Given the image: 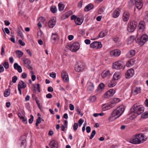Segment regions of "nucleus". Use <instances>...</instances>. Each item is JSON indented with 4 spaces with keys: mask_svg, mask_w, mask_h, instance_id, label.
Here are the masks:
<instances>
[{
    "mask_svg": "<svg viewBox=\"0 0 148 148\" xmlns=\"http://www.w3.org/2000/svg\"><path fill=\"white\" fill-rule=\"evenodd\" d=\"M124 111L123 106H121L114 110L112 112L111 116L108 118L110 121H112L120 116Z\"/></svg>",
    "mask_w": 148,
    "mask_h": 148,
    "instance_id": "1",
    "label": "nucleus"
},
{
    "mask_svg": "<svg viewBox=\"0 0 148 148\" xmlns=\"http://www.w3.org/2000/svg\"><path fill=\"white\" fill-rule=\"evenodd\" d=\"M144 138V136L142 134L136 135L134 137L130 139V142L134 144H140L141 142H143Z\"/></svg>",
    "mask_w": 148,
    "mask_h": 148,
    "instance_id": "2",
    "label": "nucleus"
},
{
    "mask_svg": "<svg viewBox=\"0 0 148 148\" xmlns=\"http://www.w3.org/2000/svg\"><path fill=\"white\" fill-rule=\"evenodd\" d=\"M138 25L137 22L135 21H130L128 24L127 30L129 32H133Z\"/></svg>",
    "mask_w": 148,
    "mask_h": 148,
    "instance_id": "3",
    "label": "nucleus"
},
{
    "mask_svg": "<svg viewBox=\"0 0 148 148\" xmlns=\"http://www.w3.org/2000/svg\"><path fill=\"white\" fill-rule=\"evenodd\" d=\"M133 112L134 113L138 115H140L143 112L144 110V108L141 105L137 106L134 105L133 106Z\"/></svg>",
    "mask_w": 148,
    "mask_h": 148,
    "instance_id": "4",
    "label": "nucleus"
},
{
    "mask_svg": "<svg viewBox=\"0 0 148 148\" xmlns=\"http://www.w3.org/2000/svg\"><path fill=\"white\" fill-rule=\"evenodd\" d=\"M70 48V50L72 52H75L77 51L79 48L80 45L79 42H74L71 46H68Z\"/></svg>",
    "mask_w": 148,
    "mask_h": 148,
    "instance_id": "5",
    "label": "nucleus"
},
{
    "mask_svg": "<svg viewBox=\"0 0 148 148\" xmlns=\"http://www.w3.org/2000/svg\"><path fill=\"white\" fill-rule=\"evenodd\" d=\"M148 40V36L146 34L143 35L140 38L139 43L142 46H143Z\"/></svg>",
    "mask_w": 148,
    "mask_h": 148,
    "instance_id": "6",
    "label": "nucleus"
},
{
    "mask_svg": "<svg viewBox=\"0 0 148 148\" xmlns=\"http://www.w3.org/2000/svg\"><path fill=\"white\" fill-rule=\"evenodd\" d=\"M102 46V45L101 42L97 41L94 42L90 45V47L91 48L96 49H100L101 48Z\"/></svg>",
    "mask_w": 148,
    "mask_h": 148,
    "instance_id": "7",
    "label": "nucleus"
},
{
    "mask_svg": "<svg viewBox=\"0 0 148 148\" xmlns=\"http://www.w3.org/2000/svg\"><path fill=\"white\" fill-rule=\"evenodd\" d=\"M84 66L81 63H77L75 65V69L77 72H80L83 71Z\"/></svg>",
    "mask_w": 148,
    "mask_h": 148,
    "instance_id": "8",
    "label": "nucleus"
},
{
    "mask_svg": "<svg viewBox=\"0 0 148 148\" xmlns=\"http://www.w3.org/2000/svg\"><path fill=\"white\" fill-rule=\"evenodd\" d=\"M134 74V71L132 69H131L127 70L125 73V77L127 78H129L132 77Z\"/></svg>",
    "mask_w": 148,
    "mask_h": 148,
    "instance_id": "9",
    "label": "nucleus"
},
{
    "mask_svg": "<svg viewBox=\"0 0 148 148\" xmlns=\"http://www.w3.org/2000/svg\"><path fill=\"white\" fill-rule=\"evenodd\" d=\"M121 51L119 50L116 49L111 51L110 52V55L112 57H118L121 54Z\"/></svg>",
    "mask_w": 148,
    "mask_h": 148,
    "instance_id": "10",
    "label": "nucleus"
},
{
    "mask_svg": "<svg viewBox=\"0 0 148 148\" xmlns=\"http://www.w3.org/2000/svg\"><path fill=\"white\" fill-rule=\"evenodd\" d=\"M135 4L136 8L139 10L140 9L143 5L142 0H135Z\"/></svg>",
    "mask_w": 148,
    "mask_h": 148,
    "instance_id": "11",
    "label": "nucleus"
},
{
    "mask_svg": "<svg viewBox=\"0 0 148 148\" xmlns=\"http://www.w3.org/2000/svg\"><path fill=\"white\" fill-rule=\"evenodd\" d=\"M49 145L50 148H58V145L57 142L53 140L49 143Z\"/></svg>",
    "mask_w": 148,
    "mask_h": 148,
    "instance_id": "12",
    "label": "nucleus"
},
{
    "mask_svg": "<svg viewBox=\"0 0 148 148\" xmlns=\"http://www.w3.org/2000/svg\"><path fill=\"white\" fill-rule=\"evenodd\" d=\"M61 76L63 80L67 82L69 81V77L67 73L65 71H63L62 72Z\"/></svg>",
    "mask_w": 148,
    "mask_h": 148,
    "instance_id": "13",
    "label": "nucleus"
},
{
    "mask_svg": "<svg viewBox=\"0 0 148 148\" xmlns=\"http://www.w3.org/2000/svg\"><path fill=\"white\" fill-rule=\"evenodd\" d=\"M122 67V65L119 62H116L114 63L113 65V68L114 69L119 70L121 69Z\"/></svg>",
    "mask_w": 148,
    "mask_h": 148,
    "instance_id": "14",
    "label": "nucleus"
},
{
    "mask_svg": "<svg viewBox=\"0 0 148 148\" xmlns=\"http://www.w3.org/2000/svg\"><path fill=\"white\" fill-rule=\"evenodd\" d=\"M145 23L144 21H141L139 22L138 27L139 29L141 30V31L143 32L145 28Z\"/></svg>",
    "mask_w": 148,
    "mask_h": 148,
    "instance_id": "15",
    "label": "nucleus"
},
{
    "mask_svg": "<svg viewBox=\"0 0 148 148\" xmlns=\"http://www.w3.org/2000/svg\"><path fill=\"white\" fill-rule=\"evenodd\" d=\"M51 40L53 42L59 40V38L57 34L56 33H52L51 37Z\"/></svg>",
    "mask_w": 148,
    "mask_h": 148,
    "instance_id": "16",
    "label": "nucleus"
},
{
    "mask_svg": "<svg viewBox=\"0 0 148 148\" xmlns=\"http://www.w3.org/2000/svg\"><path fill=\"white\" fill-rule=\"evenodd\" d=\"M130 16V13L127 12H125L123 14V19L124 21H128Z\"/></svg>",
    "mask_w": 148,
    "mask_h": 148,
    "instance_id": "17",
    "label": "nucleus"
},
{
    "mask_svg": "<svg viewBox=\"0 0 148 148\" xmlns=\"http://www.w3.org/2000/svg\"><path fill=\"white\" fill-rule=\"evenodd\" d=\"M56 23V20L54 18H51L48 22V26L50 28H53Z\"/></svg>",
    "mask_w": 148,
    "mask_h": 148,
    "instance_id": "18",
    "label": "nucleus"
},
{
    "mask_svg": "<svg viewBox=\"0 0 148 148\" xmlns=\"http://www.w3.org/2000/svg\"><path fill=\"white\" fill-rule=\"evenodd\" d=\"M27 86V85L23 81H20L18 85V88H25Z\"/></svg>",
    "mask_w": 148,
    "mask_h": 148,
    "instance_id": "19",
    "label": "nucleus"
},
{
    "mask_svg": "<svg viewBox=\"0 0 148 148\" xmlns=\"http://www.w3.org/2000/svg\"><path fill=\"white\" fill-rule=\"evenodd\" d=\"M87 87L88 90L89 91H92L94 90V88L93 83L90 82L88 83Z\"/></svg>",
    "mask_w": 148,
    "mask_h": 148,
    "instance_id": "20",
    "label": "nucleus"
},
{
    "mask_svg": "<svg viewBox=\"0 0 148 148\" xmlns=\"http://www.w3.org/2000/svg\"><path fill=\"white\" fill-rule=\"evenodd\" d=\"M22 31H23L22 27H20L18 28L17 32L21 39H23L24 38V36L23 34Z\"/></svg>",
    "mask_w": 148,
    "mask_h": 148,
    "instance_id": "21",
    "label": "nucleus"
},
{
    "mask_svg": "<svg viewBox=\"0 0 148 148\" xmlns=\"http://www.w3.org/2000/svg\"><path fill=\"white\" fill-rule=\"evenodd\" d=\"M84 19L82 17H77L75 22L76 24L80 25L82 23Z\"/></svg>",
    "mask_w": 148,
    "mask_h": 148,
    "instance_id": "22",
    "label": "nucleus"
},
{
    "mask_svg": "<svg viewBox=\"0 0 148 148\" xmlns=\"http://www.w3.org/2000/svg\"><path fill=\"white\" fill-rule=\"evenodd\" d=\"M141 88L140 87H136L135 89L132 90V93L134 95H136L140 93Z\"/></svg>",
    "mask_w": 148,
    "mask_h": 148,
    "instance_id": "23",
    "label": "nucleus"
},
{
    "mask_svg": "<svg viewBox=\"0 0 148 148\" xmlns=\"http://www.w3.org/2000/svg\"><path fill=\"white\" fill-rule=\"evenodd\" d=\"M14 68L16 70H17L19 73H21L22 72V69L21 66L18 65V63H15L14 64Z\"/></svg>",
    "mask_w": 148,
    "mask_h": 148,
    "instance_id": "24",
    "label": "nucleus"
},
{
    "mask_svg": "<svg viewBox=\"0 0 148 148\" xmlns=\"http://www.w3.org/2000/svg\"><path fill=\"white\" fill-rule=\"evenodd\" d=\"M94 8V5L92 4H89L86 6L84 8V11H88Z\"/></svg>",
    "mask_w": 148,
    "mask_h": 148,
    "instance_id": "25",
    "label": "nucleus"
},
{
    "mask_svg": "<svg viewBox=\"0 0 148 148\" xmlns=\"http://www.w3.org/2000/svg\"><path fill=\"white\" fill-rule=\"evenodd\" d=\"M135 61L133 59H131L128 61L126 64L127 67H130L133 65L135 63Z\"/></svg>",
    "mask_w": 148,
    "mask_h": 148,
    "instance_id": "26",
    "label": "nucleus"
},
{
    "mask_svg": "<svg viewBox=\"0 0 148 148\" xmlns=\"http://www.w3.org/2000/svg\"><path fill=\"white\" fill-rule=\"evenodd\" d=\"M112 105L111 103L108 105H104L102 106V108L103 110H106L112 108Z\"/></svg>",
    "mask_w": 148,
    "mask_h": 148,
    "instance_id": "27",
    "label": "nucleus"
},
{
    "mask_svg": "<svg viewBox=\"0 0 148 148\" xmlns=\"http://www.w3.org/2000/svg\"><path fill=\"white\" fill-rule=\"evenodd\" d=\"M111 74L109 70H108L106 72H103L102 73L101 75L103 78H105L106 77H109Z\"/></svg>",
    "mask_w": 148,
    "mask_h": 148,
    "instance_id": "28",
    "label": "nucleus"
},
{
    "mask_svg": "<svg viewBox=\"0 0 148 148\" xmlns=\"http://www.w3.org/2000/svg\"><path fill=\"white\" fill-rule=\"evenodd\" d=\"M120 101V100L118 98H114L113 100H112V105L113 107H114L115 106V104L119 103Z\"/></svg>",
    "mask_w": 148,
    "mask_h": 148,
    "instance_id": "29",
    "label": "nucleus"
},
{
    "mask_svg": "<svg viewBox=\"0 0 148 148\" xmlns=\"http://www.w3.org/2000/svg\"><path fill=\"white\" fill-rule=\"evenodd\" d=\"M120 10L119 8H117L114 12L113 17L114 18H116L119 15V11Z\"/></svg>",
    "mask_w": 148,
    "mask_h": 148,
    "instance_id": "30",
    "label": "nucleus"
},
{
    "mask_svg": "<svg viewBox=\"0 0 148 148\" xmlns=\"http://www.w3.org/2000/svg\"><path fill=\"white\" fill-rule=\"evenodd\" d=\"M120 73L116 72L114 75L113 77L114 80H117L120 78Z\"/></svg>",
    "mask_w": 148,
    "mask_h": 148,
    "instance_id": "31",
    "label": "nucleus"
},
{
    "mask_svg": "<svg viewBox=\"0 0 148 148\" xmlns=\"http://www.w3.org/2000/svg\"><path fill=\"white\" fill-rule=\"evenodd\" d=\"M107 34V32L106 31H103L100 32L99 35V38H103Z\"/></svg>",
    "mask_w": 148,
    "mask_h": 148,
    "instance_id": "32",
    "label": "nucleus"
},
{
    "mask_svg": "<svg viewBox=\"0 0 148 148\" xmlns=\"http://www.w3.org/2000/svg\"><path fill=\"white\" fill-rule=\"evenodd\" d=\"M116 82L114 80H113L108 83V85L109 87H112L115 86L116 85Z\"/></svg>",
    "mask_w": 148,
    "mask_h": 148,
    "instance_id": "33",
    "label": "nucleus"
},
{
    "mask_svg": "<svg viewBox=\"0 0 148 148\" xmlns=\"http://www.w3.org/2000/svg\"><path fill=\"white\" fill-rule=\"evenodd\" d=\"M15 52L17 55V57L19 58L22 57L23 55V52L20 50H16V51Z\"/></svg>",
    "mask_w": 148,
    "mask_h": 148,
    "instance_id": "34",
    "label": "nucleus"
},
{
    "mask_svg": "<svg viewBox=\"0 0 148 148\" xmlns=\"http://www.w3.org/2000/svg\"><path fill=\"white\" fill-rule=\"evenodd\" d=\"M24 64L26 66L29 65L31 63V62L29 59L27 58H24L23 60Z\"/></svg>",
    "mask_w": 148,
    "mask_h": 148,
    "instance_id": "35",
    "label": "nucleus"
},
{
    "mask_svg": "<svg viewBox=\"0 0 148 148\" xmlns=\"http://www.w3.org/2000/svg\"><path fill=\"white\" fill-rule=\"evenodd\" d=\"M50 10L53 13H55L57 11V9L56 6L53 5L51 7Z\"/></svg>",
    "mask_w": 148,
    "mask_h": 148,
    "instance_id": "36",
    "label": "nucleus"
},
{
    "mask_svg": "<svg viewBox=\"0 0 148 148\" xmlns=\"http://www.w3.org/2000/svg\"><path fill=\"white\" fill-rule=\"evenodd\" d=\"M10 89H8L6 90L4 93V96L5 97H7L10 94Z\"/></svg>",
    "mask_w": 148,
    "mask_h": 148,
    "instance_id": "37",
    "label": "nucleus"
},
{
    "mask_svg": "<svg viewBox=\"0 0 148 148\" xmlns=\"http://www.w3.org/2000/svg\"><path fill=\"white\" fill-rule=\"evenodd\" d=\"M112 96L111 95L110 93L108 91L105 94L104 97L105 98L107 99L109 98Z\"/></svg>",
    "mask_w": 148,
    "mask_h": 148,
    "instance_id": "38",
    "label": "nucleus"
},
{
    "mask_svg": "<svg viewBox=\"0 0 148 148\" xmlns=\"http://www.w3.org/2000/svg\"><path fill=\"white\" fill-rule=\"evenodd\" d=\"M59 10L60 11H62L64 9V6L63 4L60 3L58 4Z\"/></svg>",
    "mask_w": 148,
    "mask_h": 148,
    "instance_id": "39",
    "label": "nucleus"
},
{
    "mask_svg": "<svg viewBox=\"0 0 148 148\" xmlns=\"http://www.w3.org/2000/svg\"><path fill=\"white\" fill-rule=\"evenodd\" d=\"M141 117L143 118L146 119L148 117V112H145L141 115Z\"/></svg>",
    "mask_w": 148,
    "mask_h": 148,
    "instance_id": "40",
    "label": "nucleus"
},
{
    "mask_svg": "<svg viewBox=\"0 0 148 148\" xmlns=\"http://www.w3.org/2000/svg\"><path fill=\"white\" fill-rule=\"evenodd\" d=\"M5 47V45H3L2 46L1 54L2 56H3L5 54L4 48Z\"/></svg>",
    "mask_w": 148,
    "mask_h": 148,
    "instance_id": "41",
    "label": "nucleus"
},
{
    "mask_svg": "<svg viewBox=\"0 0 148 148\" xmlns=\"http://www.w3.org/2000/svg\"><path fill=\"white\" fill-rule=\"evenodd\" d=\"M20 119L25 124H27V118L23 116Z\"/></svg>",
    "mask_w": 148,
    "mask_h": 148,
    "instance_id": "42",
    "label": "nucleus"
},
{
    "mask_svg": "<svg viewBox=\"0 0 148 148\" xmlns=\"http://www.w3.org/2000/svg\"><path fill=\"white\" fill-rule=\"evenodd\" d=\"M3 65L5 69H8L9 68V64L8 62H5L3 64Z\"/></svg>",
    "mask_w": 148,
    "mask_h": 148,
    "instance_id": "43",
    "label": "nucleus"
},
{
    "mask_svg": "<svg viewBox=\"0 0 148 148\" xmlns=\"http://www.w3.org/2000/svg\"><path fill=\"white\" fill-rule=\"evenodd\" d=\"M73 14L72 12L71 11H69L65 13V16L66 18H68L71 15H72Z\"/></svg>",
    "mask_w": 148,
    "mask_h": 148,
    "instance_id": "44",
    "label": "nucleus"
},
{
    "mask_svg": "<svg viewBox=\"0 0 148 148\" xmlns=\"http://www.w3.org/2000/svg\"><path fill=\"white\" fill-rule=\"evenodd\" d=\"M41 118L40 117H38V119H36V126H38L39 124H40L41 122Z\"/></svg>",
    "mask_w": 148,
    "mask_h": 148,
    "instance_id": "45",
    "label": "nucleus"
},
{
    "mask_svg": "<svg viewBox=\"0 0 148 148\" xmlns=\"http://www.w3.org/2000/svg\"><path fill=\"white\" fill-rule=\"evenodd\" d=\"M131 57L134 56L135 54V51L133 50H131L129 53Z\"/></svg>",
    "mask_w": 148,
    "mask_h": 148,
    "instance_id": "46",
    "label": "nucleus"
},
{
    "mask_svg": "<svg viewBox=\"0 0 148 148\" xmlns=\"http://www.w3.org/2000/svg\"><path fill=\"white\" fill-rule=\"evenodd\" d=\"M104 85L103 83H100L98 86V89L99 90V88L102 89L104 88Z\"/></svg>",
    "mask_w": 148,
    "mask_h": 148,
    "instance_id": "47",
    "label": "nucleus"
},
{
    "mask_svg": "<svg viewBox=\"0 0 148 148\" xmlns=\"http://www.w3.org/2000/svg\"><path fill=\"white\" fill-rule=\"evenodd\" d=\"M104 8L103 7L100 8L98 11V13L99 14H102L104 12Z\"/></svg>",
    "mask_w": 148,
    "mask_h": 148,
    "instance_id": "48",
    "label": "nucleus"
},
{
    "mask_svg": "<svg viewBox=\"0 0 148 148\" xmlns=\"http://www.w3.org/2000/svg\"><path fill=\"white\" fill-rule=\"evenodd\" d=\"M111 95L112 96L115 92V90L114 89H112L110 90H109L108 91Z\"/></svg>",
    "mask_w": 148,
    "mask_h": 148,
    "instance_id": "49",
    "label": "nucleus"
},
{
    "mask_svg": "<svg viewBox=\"0 0 148 148\" xmlns=\"http://www.w3.org/2000/svg\"><path fill=\"white\" fill-rule=\"evenodd\" d=\"M96 134V131L95 130H93L92 133V134L91 135V136L90 137V139H92L93 137H94V136Z\"/></svg>",
    "mask_w": 148,
    "mask_h": 148,
    "instance_id": "50",
    "label": "nucleus"
},
{
    "mask_svg": "<svg viewBox=\"0 0 148 148\" xmlns=\"http://www.w3.org/2000/svg\"><path fill=\"white\" fill-rule=\"evenodd\" d=\"M17 80V77L16 76H14L12 78V81L14 83H16Z\"/></svg>",
    "mask_w": 148,
    "mask_h": 148,
    "instance_id": "51",
    "label": "nucleus"
},
{
    "mask_svg": "<svg viewBox=\"0 0 148 148\" xmlns=\"http://www.w3.org/2000/svg\"><path fill=\"white\" fill-rule=\"evenodd\" d=\"M96 97L95 95L92 96L90 97V100L92 102L95 101L96 100Z\"/></svg>",
    "mask_w": 148,
    "mask_h": 148,
    "instance_id": "52",
    "label": "nucleus"
},
{
    "mask_svg": "<svg viewBox=\"0 0 148 148\" xmlns=\"http://www.w3.org/2000/svg\"><path fill=\"white\" fill-rule=\"evenodd\" d=\"M78 126V124L77 123H74L73 126V129L74 131L76 130L77 129Z\"/></svg>",
    "mask_w": 148,
    "mask_h": 148,
    "instance_id": "53",
    "label": "nucleus"
},
{
    "mask_svg": "<svg viewBox=\"0 0 148 148\" xmlns=\"http://www.w3.org/2000/svg\"><path fill=\"white\" fill-rule=\"evenodd\" d=\"M144 21L145 22H147L148 21V13H147L144 18Z\"/></svg>",
    "mask_w": 148,
    "mask_h": 148,
    "instance_id": "54",
    "label": "nucleus"
},
{
    "mask_svg": "<svg viewBox=\"0 0 148 148\" xmlns=\"http://www.w3.org/2000/svg\"><path fill=\"white\" fill-rule=\"evenodd\" d=\"M31 118L29 120V122L30 124H31L32 123L34 120V116L31 115H30Z\"/></svg>",
    "mask_w": 148,
    "mask_h": 148,
    "instance_id": "55",
    "label": "nucleus"
},
{
    "mask_svg": "<svg viewBox=\"0 0 148 148\" xmlns=\"http://www.w3.org/2000/svg\"><path fill=\"white\" fill-rule=\"evenodd\" d=\"M38 20L40 22L43 23L45 21V19L44 17L41 16L39 18Z\"/></svg>",
    "mask_w": 148,
    "mask_h": 148,
    "instance_id": "56",
    "label": "nucleus"
},
{
    "mask_svg": "<svg viewBox=\"0 0 148 148\" xmlns=\"http://www.w3.org/2000/svg\"><path fill=\"white\" fill-rule=\"evenodd\" d=\"M83 1H80L78 3V7L79 8H81L83 4Z\"/></svg>",
    "mask_w": 148,
    "mask_h": 148,
    "instance_id": "57",
    "label": "nucleus"
},
{
    "mask_svg": "<svg viewBox=\"0 0 148 148\" xmlns=\"http://www.w3.org/2000/svg\"><path fill=\"white\" fill-rule=\"evenodd\" d=\"M84 122V120L82 119H79L78 121L79 126H80Z\"/></svg>",
    "mask_w": 148,
    "mask_h": 148,
    "instance_id": "58",
    "label": "nucleus"
},
{
    "mask_svg": "<svg viewBox=\"0 0 148 148\" xmlns=\"http://www.w3.org/2000/svg\"><path fill=\"white\" fill-rule=\"evenodd\" d=\"M50 76L51 77L53 78H54L56 77V75L55 73H51L50 74Z\"/></svg>",
    "mask_w": 148,
    "mask_h": 148,
    "instance_id": "59",
    "label": "nucleus"
},
{
    "mask_svg": "<svg viewBox=\"0 0 148 148\" xmlns=\"http://www.w3.org/2000/svg\"><path fill=\"white\" fill-rule=\"evenodd\" d=\"M42 34V38H44V35L43 34V33L41 31H40L39 32H38L37 33V36H39L40 35H41Z\"/></svg>",
    "mask_w": 148,
    "mask_h": 148,
    "instance_id": "60",
    "label": "nucleus"
},
{
    "mask_svg": "<svg viewBox=\"0 0 148 148\" xmlns=\"http://www.w3.org/2000/svg\"><path fill=\"white\" fill-rule=\"evenodd\" d=\"M75 109L76 110V111H77V112L78 113V114H80V115L81 116H83V114H80L81 111L78 107H77V108H76Z\"/></svg>",
    "mask_w": 148,
    "mask_h": 148,
    "instance_id": "61",
    "label": "nucleus"
},
{
    "mask_svg": "<svg viewBox=\"0 0 148 148\" xmlns=\"http://www.w3.org/2000/svg\"><path fill=\"white\" fill-rule=\"evenodd\" d=\"M77 17L75 15H73L71 16V20H74L75 22V20H76V19H77Z\"/></svg>",
    "mask_w": 148,
    "mask_h": 148,
    "instance_id": "62",
    "label": "nucleus"
},
{
    "mask_svg": "<svg viewBox=\"0 0 148 148\" xmlns=\"http://www.w3.org/2000/svg\"><path fill=\"white\" fill-rule=\"evenodd\" d=\"M19 43L22 46H24L25 45V43L24 42H23L21 40H18Z\"/></svg>",
    "mask_w": 148,
    "mask_h": 148,
    "instance_id": "63",
    "label": "nucleus"
},
{
    "mask_svg": "<svg viewBox=\"0 0 148 148\" xmlns=\"http://www.w3.org/2000/svg\"><path fill=\"white\" fill-rule=\"evenodd\" d=\"M70 109L71 110H73L74 109V106L72 104H70L69 105Z\"/></svg>",
    "mask_w": 148,
    "mask_h": 148,
    "instance_id": "64",
    "label": "nucleus"
}]
</instances>
